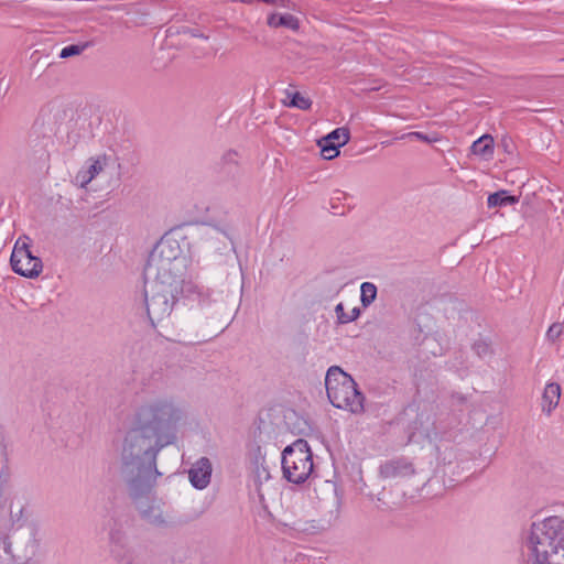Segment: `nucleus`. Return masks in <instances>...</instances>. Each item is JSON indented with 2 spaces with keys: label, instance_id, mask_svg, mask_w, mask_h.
<instances>
[{
  "label": "nucleus",
  "instance_id": "nucleus-25",
  "mask_svg": "<svg viewBox=\"0 0 564 564\" xmlns=\"http://www.w3.org/2000/svg\"><path fill=\"white\" fill-rule=\"evenodd\" d=\"M195 209L196 210H195V213H193V218L198 219V218L204 217L207 214L209 207L206 202H200L199 205H195Z\"/></svg>",
  "mask_w": 564,
  "mask_h": 564
},
{
  "label": "nucleus",
  "instance_id": "nucleus-14",
  "mask_svg": "<svg viewBox=\"0 0 564 564\" xmlns=\"http://www.w3.org/2000/svg\"><path fill=\"white\" fill-rule=\"evenodd\" d=\"M319 140H322V143H329L338 148H341L349 142L350 131L346 127L336 128L335 130L329 132L327 135L321 138Z\"/></svg>",
  "mask_w": 564,
  "mask_h": 564
},
{
  "label": "nucleus",
  "instance_id": "nucleus-24",
  "mask_svg": "<svg viewBox=\"0 0 564 564\" xmlns=\"http://www.w3.org/2000/svg\"><path fill=\"white\" fill-rule=\"evenodd\" d=\"M562 332L563 327L561 324H552L547 329L546 336L551 340H555L561 336Z\"/></svg>",
  "mask_w": 564,
  "mask_h": 564
},
{
  "label": "nucleus",
  "instance_id": "nucleus-7",
  "mask_svg": "<svg viewBox=\"0 0 564 564\" xmlns=\"http://www.w3.org/2000/svg\"><path fill=\"white\" fill-rule=\"evenodd\" d=\"M187 260H167L165 258L149 257L144 268V280L177 282L183 285Z\"/></svg>",
  "mask_w": 564,
  "mask_h": 564
},
{
  "label": "nucleus",
  "instance_id": "nucleus-21",
  "mask_svg": "<svg viewBox=\"0 0 564 564\" xmlns=\"http://www.w3.org/2000/svg\"><path fill=\"white\" fill-rule=\"evenodd\" d=\"M87 46H88V44L66 46V47L62 48V51L59 53V57L61 58H68V57H72V56L79 55V54H82L84 52V50Z\"/></svg>",
  "mask_w": 564,
  "mask_h": 564
},
{
  "label": "nucleus",
  "instance_id": "nucleus-4",
  "mask_svg": "<svg viewBox=\"0 0 564 564\" xmlns=\"http://www.w3.org/2000/svg\"><path fill=\"white\" fill-rule=\"evenodd\" d=\"M181 292L182 285L175 281L144 280L147 312L153 325L171 315Z\"/></svg>",
  "mask_w": 564,
  "mask_h": 564
},
{
  "label": "nucleus",
  "instance_id": "nucleus-11",
  "mask_svg": "<svg viewBox=\"0 0 564 564\" xmlns=\"http://www.w3.org/2000/svg\"><path fill=\"white\" fill-rule=\"evenodd\" d=\"M562 389L556 382L546 383L541 397V411L545 416H551L561 400Z\"/></svg>",
  "mask_w": 564,
  "mask_h": 564
},
{
  "label": "nucleus",
  "instance_id": "nucleus-1",
  "mask_svg": "<svg viewBox=\"0 0 564 564\" xmlns=\"http://www.w3.org/2000/svg\"><path fill=\"white\" fill-rule=\"evenodd\" d=\"M184 409L171 398L145 402L135 412L132 426L117 446L120 474L130 495L149 492L160 475L156 455L175 440L174 426L184 417Z\"/></svg>",
  "mask_w": 564,
  "mask_h": 564
},
{
  "label": "nucleus",
  "instance_id": "nucleus-12",
  "mask_svg": "<svg viewBox=\"0 0 564 564\" xmlns=\"http://www.w3.org/2000/svg\"><path fill=\"white\" fill-rule=\"evenodd\" d=\"M470 152L484 160H490L495 152V140L491 134H484L473 142Z\"/></svg>",
  "mask_w": 564,
  "mask_h": 564
},
{
  "label": "nucleus",
  "instance_id": "nucleus-9",
  "mask_svg": "<svg viewBox=\"0 0 564 564\" xmlns=\"http://www.w3.org/2000/svg\"><path fill=\"white\" fill-rule=\"evenodd\" d=\"M149 257L165 258L167 260H186L178 240L171 236L162 237Z\"/></svg>",
  "mask_w": 564,
  "mask_h": 564
},
{
  "label": "nucleus",
  "instance_id": "nucleus-18",
  "mask_svg": "<svg viewBox=\"0 0 564 564\" xmlns=\"http://www.w3.org/2000/svg\"><path fill=\"white\" fill-rule=\"evenodd\" d=\"M335 312L338 322L341 324H347L355 321L360 313L359 308L357 307L351 308L349 313L345 312L344 305L341 303L336 305Z\"/></svg>",
  "mask_w": 564,
  "mask_h": 564
},
{
  "label": "nucleus",
  "instance_id": "nucleus-3",
  "mask_svg": "<svg viewBox=\"0 0 564 564\" xmlns=\"http://www.w3.org/2000/svg\"><path fill=\"white\" fill-rule=\"evenodd\" d=\"M325 386L327 397L335 408L354 414L364 412V395L354 379L339 367L333 366L327 370Z\"/></svg>",
  "mask_w": 564,
  "mask_h": 564
},
{
  "label": "nucleus",
  "instance_id": "nucleus-6",
  "mask_svg": "<svg viewBox=\"0 0 564 564\" xmlns=\"http://www.w3.org/2000/svg\"><path fill=\"white\" fill-rule=\"evenodd\" d=\"M10 264L14 273L28 279H35L42 273L43 263L39 257L32 254L30 237L21 236L17 239Z\"/></svg>",
  "mask_w": 564,
  "mask_h": 564
},
{
  "label": "nucleus",
  "instance_id": "nucleus-20",
  "mask_svg": "<svg viewBox=\"0 0 564 564\" xmlns=\"http://www.w3.org/2000/svg\"><path fill=\"white\" fill-rule=\"evenodd\" d=\"M406 138H416L423 142H426V143H435V142H438L441 140V138L434 133L432 135H427V134H424L422 132H409L406 134H403L402 137H400V139H406Z\"/></svg>",
  "mask_w": 564,
  "mask_h": 564
},
{
  "label": "nucleus",
  "instance_id": "nucleus-19",
  "mask_svg": "<svg viewBox=\"0 0 564 564\" xmlns=\"http://www.w3.org/2000/svg\"><path fill=\"white\" fill-rule=\"evenodd\" d=\"M317 145L321 149V155L325 160H333L339 155V149L336 145L329 143H322V140H317Z\"/></svg>",
  "mask_w": 564,
  "mask_h": 564
},
{
  "label": "nucleus",
  "instance_id": "nucleus-10",
  "mask_svg": "<svg viewBox=\"0 0 564 564\" xmlns=\"http://www.w3.org/2000/svg\"><path fill=\"white\" fill-rule=\"evenodd\" d=\"M212 463L207 457L198 459L189 469V480L197 489H204L210 482Z\"/></svg>",
  "mask_w": 564,
  "mask_h": 564
},
{
  "label": "nucleus",
  "instance_id": "nucleus-15",
  "mask_svg": "<svg viewBox=\"0 0 564 564\" xmlns=\"http://www.w3.org/2000/svg\"><path fill=\"white\" fill-rule=\"evenodd\" d=\"M518 202L519 197L509 195L508 192L505 189L492 193L487 198V205L489 208L513 205L517 204Z\"/></svg>",
  "mask_w": 564,
  "mask_h": 564
},
{
  "label": "nucleus",
  "instance_id": "nucleus-8",
  "mask_svg": "<svg viewBox=\"0 0 564 564\" xmlns=\"http://www.w3.org/2000/svg\"><path fill=\"white\" fill-rule=\"evenodd\" d=\"M108 161L109 159L106 154L89 158L75 175V184L82 188L86 187L96 176L105 171Z\"/></svg>",
  "mask_w": 564,
  "mask_h": 564
},
{
  "label": "nucleus",
  "instance_id": "nucleus-22",
  "mask_svg": "<svg viewBox=\"0 0 564 564\" xmlns=\"http://www.w3.org/2000/svg\"><path fill=\"white\" fill-rule=\"evenodd\" d=\"M499 147L506 154H508V155L514 154L516 144L510 137H508V135L502 137L499 142Z\"/></svg>",
  "mask_w": 564,
  "mask_h": 564
},
{
  "label": "nucleus",
  "instance_id": "nucleus-13",
  "mask_svg": "<svg viewBox=\"0 0 564 564\" xmlns=\"http://www.w3.org/2000/svg\"><path fill=\"white\" fill-rule=\"evenodd\" d=\"M268 25L271 28H286L296 31L300 26L299 20L292 14L272 13L268 17Z\"/></svg>",
  "mask_w": 564,
  "mask_h": 564
},
{
  "label": "nucleus",
  "instance_id": "nucleus-16",
  "mask_svg": "<svg viewBox=\"0 0 564 564\" xmlns=\"http://www.w3.org/2000/svg\"><path fill=\"white\" fill-rule=\"evenodd\" d=\"M289 101H283L286 107L299 108L301 110H307L312 106V101L308 97L300 91L288 93Z\"/></svg>",
  "mask_w": 564,
  "mask_h": 564
},
{
  "label": "nucleus",
  "instance_id": "nucleus-17",
  "mask_svg": "<svg viewBox=\"0 0 564 564\" xmlns=\"http://www.w3.org/2000/svg\"><path fill=\"white\" fill-rule=\"evenodd\" d=\"M377 296V286L371 282H364L360 286V301L364 306H369Z\"/></svg>",
  "mask_w": 564,
  "mask_h": 564
},
{
  "label": "nucleus",
  "instance_id": "nucleus-5",
  "mask_svg": "<svg viewBox=\"0 0 564 564\" xmlns=\"http://www.w3.org/2000/svg\"><path fill=\"white\" fill-rule=\"evenodd\" d=\"M282 471L284 478L293 484H302L313 473V454L305 440H296L282 452Z\"/></svg>",
  "mask_w": 564,
  "mask_h": 564
},
{
  "label": "nucleus",
  "instance_id": "nucleus-2",
  "mask_svg": "<svg viewBox=\"0 0 564 564\" xmlns=\"http://www.w3.org/2000/svg\"><path fill=\"white\" fill-rule=\"evenodd\" d=\"M524 547L529 564H564V518L552 516L534 521Z\"/></svg>",
  "mask_w": 564,
  "mask_h": 564
},
{
  "label": "nucleus",
  "instance_id": "nucleus-23",
  "mask_svg": "<svg viewBox=\"0 0 564 564\" xmlns=\"http://www.w3.org/2000/svg\"><path fill=\"white\" fill-rule=\"evenodd\" d=\"M270 478V473L268 468L263 465H257L254 470V479L259 484L267 481Z\"/></svg>",
  "mask_w": 564,
  "mask_h": 564
}]
</instances>
